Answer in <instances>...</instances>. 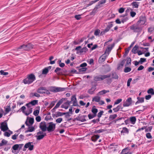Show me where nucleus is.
<instances>
[{"mask_svg": "<svg viewBox=\"0 0 154 154\" xmlns=\"http://www.w3.org/2000/svg\"><path fill=\"white\" fill-rule=\"evenodd\" d=\"M33 48V45L31 43H28L26 45H23L17 49L14 50V51H19V53H21V51H28Z\"/></svg>", "mask_w": 154, "mask_h": 154, "instance_id": "nucleus-1", "label": "nucleus"}, {"mask_svg": "<svg viewBox=\"0 0 154 154\" xmlns=\"http://www.w3.org/2000/svg\"><path fill=\"white\" fill-rule=\"evenodd\" d=\"M35 80V75L33 74L27 75V77L23 80V82L25 84H29Z\"/></svg>", "mask_w": 154, "mask_h": 154, "instance_id": "nucleus-2", "label": "nucleus"}, {"mask_svg": "<svg viewBox=\"0 0 154 154\" xmlns=\"http://www.w3.org/2000/svg\"><path fill=\"white\" fill-rule=\"evenodd\" d=\"M110 76L111 75L110 74L95 76L94 77V80L95 81H100L106 78H109Z\"/></svg>", "mask_w": 154, "mask_h": 154, "instance_id": "nucleus-3", "label": "nucleus"}, {"mask_svg": "<svg viewBox=\"0 0 154 154\" xmlns=\"http://www.w3.org/2000/svg\"><path fill=\"white\" fill-rule=\"evenodd\" d=\"M55 128L56 124L53 122H50L48 123L47 130L48 132H53L55 130Z\"/></svg>", "mask_w": 154, "mask_h": 154, "instance_id": "nucleus-4", "label": "nucleus"}, {"mask_svg": "<svg viewBox=\"0 0 154 154\" xmlns=\"http://www.w3.org/2000/svg\"><path fill=\"white\" fill-rule=\"evenodd\" d=\"M37 91L40 94H50L48 90H47L45 88L43 87L38 88Z\"/></svg>", "mask_w": 154, "mask_h": 154, "instance_id": "nucleus-5", "label": "nucleus"}, {"mask_svg": "<svg viewBox=\"0 0 154 154\" xmlns=\"http://www.w3.org/2000/svg\"><path fill=\"white\" fill-rule=\"evenodd\" d=\"M132 102L133 101L131 98L128 97L126 100L123 101V106L124 107H128L132 105Z\"/></svg>", "mask_w": 154, "mask_h": 154, "instance_id": "nucleus-6", "label": "nucleus"}, {"mask_svg": "<svg viewBox=\"0 0 154 154\" xmlns=\"http://www.w3.org/2000/svg\"><path fill=\"white\" fill-rule=\"evenodd\" d=\"M137 24H134L130 27V29L134 32H138L141 31L142 28Z\"/></svg>", "mask_w": 154, "mask_h": 154, "instance_id": "nucleus-7", "label": "nucleus"}, {"mask_svg": "<svg viewBox=\"0 0 154 154\" xmlns=\"http://www.w3.org/2000/svg\"><path fill=\"white\" fill-rule=\"evenodd\" d=\"M65 89L64 88L61 87H52L51 88L50 91L54 92H57L60 91H63Z\"/></svg>", "mask_w": 154, "mask_h": 154, "instance_id": "nucleus-8", "label": "nucleus"}, {"mask_svg": "<svg viewBox=\"0 0 154 154\" xmlns=\"http://www.w3.org/2000/svg\"><path fill=\"white\" fill-rule=\"evenodd\" d=\"M32 143L28 142L26 143L24 145V148L23 149V151H26V149L28 148L29 150L31 151L33 149L34 145L32 144Z\"/></svg>", "mask_w": 154, "mask_h": 154, "instance_id": "nucleus-9", "label": "nucleus"}, {"mask_svg": "<svg viewBox=\"0 0 154 154\" xmlns=\"http://www.w3.org/2000/svg\"><path fill=\"white\" fill-rule=\"evenodd\" d=\"M100 97L97 95L94 97L92 99V101L98 102L101 105H103L104 104V102L103 100H100Z\"/></svg>", "mask_w": 154, "mask_h": 154, "instance_id": "nucleus-10", "label": "nucleus"}, {"mask_svg": "<svg viewBox=\"0 0 154 154\" xmlns=\"http://www.w3.org/2000/svg\"><path fill=\"white\" fill-rule=\"evenodd\" d=\"M87 116L86 115H79L76 118V120L82 122H84L86 121L85 118Z\"/></svg>", "mask_w": 154, "mask_h": 154, "instance_id": "nucleus-11", "label": "nucleus"}, {"mask_svg": "<svg viewBox=\"0 0 154 154\" xmlns=\"http://www.w3.org/2000/svg\"><path fill=\"white\" fill-rule=\"evenodd\" d=\"M0 128L2 131H5L8 129L7 123H2L1 124Z\"/></svg>", "mask_w": 154, "mask_h": 154, "instance_id": "nucleus-12", "label": "nucleus"}, {"mask_svg": "<svg viewBox=\"0 0 154 154\" xmlns=\"http://www.w3.org/2000/svg\"><path fill=\"white\" fill-rule=\"evenodd\" d=\"M70 101L72 102L73 106H76L78 105L76 95H74L72 96Z\"/></svg>", "mask_w": 154, "mask_h": 154, "instance_id": "nucleus-13", "label": "nucleus"}, {"mask_svg": "<svg viewBox=\"0 0 154 154\" xmlns=\"http://www.w3.org/2000/svg\"><path fill=\"white\" fill-rule=\"evenodd\" d=\"M40 128L42 131H46L47 130V127L46 123L45 122H41L40 125Z\"/></svg>", "mask_w": 154, "mask_h": 154, "instance_id": "nucleus-14", "label": "nucleus"}, {"mask_svg": "<svg viewBox=\"0 0 154 154\" xmlns=\"http://www.w3.org/2000/svg\"><path fill=\"white\" fill-rule=\"evenodd\" d=\"M114 46V44H113L111 45H109L106 50L105 53L106 54H107V55L108 56L110 52L113 48Z\"/></svg>", "mask_w": 154, "mask_h": 154, "instance_id": "nucleus-15", "label": "nucleus"}, {"mask_svg": "<svg viewBox=\"0 0 154 154\" xmlns=\"http://www.w3.org/2000/svg\"><path fill=\"white\" fill-rule=\"evenodd\" d=\"M71 103V101L67 100L66 102L64 103L61 105V107L64 108L65 109H67Z\"/></svg>", "mask_w": 154, "mask_h": 154, "instance_id": "nucleus-16", "label": "nucleus"}, {"mask_svg": "<svg viewBox=\"0 0 154 154\" xmlns=\"http://www.w3.org/2000/svg\"><path fill=\"white\" fill-rule=\"evenodd\" d=\"M34 122V119L33 118H30L28 119V121L27 120L26 121L25 123L28 126H29L32 125L33 123Z\"/></svg>", "mask_w": 154, "mask_h": 154, "instance_id": "nucleus-17", "label": "nucleus"}, {"mask_svg": "<svg viewBox=\"0 0 154 154\" xmlns=\"http://www.w3.org/2000/svg\"><path fill=\"white\" fill-rule=\"evenodd\" d=\"M132 152H130V149L128 148L123 149L121 152V154H131Z\"/></svg>", "mask_w": 154, "mask_h": 154, "instance_id": "nucleus-18", "label": "nucleus"}, {"mask_svg": "<svg viewBox=\"0 0 154 154\" xmlns=\"http://www.w3.org/2000/svg\"><path fill=\"white\" fill-rule=\"evenodd\" d=\"M108 56V55L107 54L104 53L100 57L99 59V61L100 62H104Z\"/></svg>", "mask_w": 154, "mask_h": 154, "instance_id": "nucleus-19", "label": "nucleus"}, {"mask_svg": "<svg viewBox=\"0 0 154 154\" xmlns=\"http://www.w3.org/2000/svg\"><path fill=\"white\" fill-rule=\"evenodd\" d=\"M146 21V19L145 18H142L140 19L137 22V24L138 25L140 26L144 25Z\"/></svg>", "mask_w": 154, "mask_h": 154, "instance_id": "nucleus-20", "label": "nucleus"}, {"mask_svg": "<svg viewBox=\"0 0 154 154\" xmlns=\"http://www.w3.org/2000/svg\"><path fill=\"white\" fill-rule=\"evenodd\" d=\"M51 69V67L48 66L42 69V74L43 75H46L48 72Z\"/></svg>", "mask_w": 154, "mask_h": 154, "instance_id": "nucleus-21", "label": "nucleus"}, {"mask_svg": "<svg viewBox=\"0 0 154 154\" xmlns=\"http://www.w3.org/2000/svg\"><path fill=\"white\" fill-rule=\"evenodd\" d=\"M97 88L96 86L93 85L92 87L88 90V92L90 94H92L94 93V91Z\"/></svg>", "mask_w": 154, "mask_h": 154, "instance_id": "nucleus-22", "label": "nucleus"}, {"mask_svg": "<svg viewBox=\"0 0 154 154\" xmlns=\"http://www.w3.org/2000/svg\"><path fill=\"white\" fill-rule=\"evenodd\" d=\"M137 100L135 104L137 105L139 103H141L144 102V98L143 97H138L137 98Z\"/></svg>", "mask_w": 154, "mask_h": 154, "instance_id": "nucleus-23", "label": "nucleus"}, {"mask_svg": "<svg viewBox=\"0 0 154 154\" xmlns=\"http://www.w3.org/2000/svg\"><path fill=\"white\" fill-rule=\"evenodd\" d=\"M62 101L61 100H59L56 105L55 107L51 110L52 112H54L55 109L58 108L61 104L62 103Z\"/></svg>", "mask_w": 154, "mask_h": 154, "instance_id": "nucleus-24", "label": "nucleus"}, {"mask_svg": "<svg viewBox=\"0 0 154 154\" xmlns=\"http://www.w3.org/2000/svg\"><path fill=\"white\" fill-rule=\"evenodd\" d=\"M118 145L115 143L110 144L109 147L110 148L113 149L114 151L116 150V149L118 147Z\"/></svg>", "mask_w": 154, "mask_h": 154, "instance_id": "nucleus-25", "label": "nucleus"}, {"mask_svg": "<svg viewBox=\"0 0 154 154\" xmlns=\"http://www.w3.org/2000/svg\"><path fill=\"white\" fill-rule=\"evenodd\" d=\"M40 107L38 106L36 108V109H35L33 112V115L35 116H37L38 115L39 112Z\"/></svg>", "mask_w": 154, "mask_h": 154, "instance_id": "nucleus-26", "label": "nucleus"}, {"mask_svg": "<svg viewBox=\"0 0 154 154\" xmlns=\"http://www.w3.org/2000/svg\"><path fill=\"white\" fill-rule=\"evenodd\" d=\"M37 135V136H36L37 140H40L43 139L45 136H46V134L45 133H44V134Z\"/></svg>", "mask_w": 154, "mask_h": 154, "instance_id": "nucleus-27", "label": "nucleus"}, {"mask_svg": "<svg viewBox=\"0 0 154 154\" xmlns=\"http://www.w3.org/2000/svg\"><path fill=\"white\" fill-rule=\"evenodd\" d=\"M130 121L131 123L133 125L135 124L136 120V118L134 116L131 117L130 118Z\"/></svg>", "mask_w": 154, "mask_h": 154, "instance_id": "nucleus-28", "label": "nucleus"}, {"mask_svg": "<svg viewBox=\"0 0 154 154\" xmlns=\"http://www.w3.org/2000/svg\"><path fill=\"white\" fill-rule=\"evenodd\" d=\"M100 136L98 135H94L91 137V140L95 142L99 138Z\"/></svg>", "mask_w": 154, "mask_h": 154, "instance_id": "nucleus-29", "label": "nucleus"}, {"mask_svg": "<svg viewBox=\"0 0 154 154\" xmlns=\"http://www.w3.org/2000/svg\"><path fill=\"white\" fill-rule=\"evenodd\" d=\"M109 92V91L108 90L107 91V90H103L101 91H100L97 94V95H98V96L102 95L105 94H106V93Z\"/></svg>", "mask_w": 154, "mask_h": 154, "instance_id": "nucleus-30", "label": "nucleus"}, {"mask_svg": "<svg viewBox=\"0 0 154 154\" xmlns=\"http://www.w3.org/2000/svg\"><path fill=\"white\" fill-rule=\"evenodd\" d=\"M32 111V108H29L25 111V113H24L26 116H28L31 114Z\"/></svg>", "mask_w": 154, "mask_h": 154, "instance_id": "nucleus-31", "label": "nucleus"}, {"mask_svg": "<svg viewBox=\"0 0 154 154\" xmlns=\"http://www.w3.org/2000/svg\"><path fill=\"white\" fill-rule=\"evenodd\" d=\"M8 143V141L5 140V139H3L1 143H0V147L6 146Z\"/></svg>", "mask_w": 154, "mask_h": 154, "instance_id": "nucleus-32", "label": "nucleus"}, {"mask_svg": "<svg viewBox=\"0 0 154 154\" xmlns=\"http://www.w3.org/2000/svg\"><path fill=\"white\" fill-rule=\"evenodd\" d=\"M129 133V130L126 127H123L121 131V133L128 134Z\"/></svg>", "mask_w": 154, "mask_h": 154, "instance_id": "nucleus-33", "label": "nucleus"}, {"mask_svg": "<svg viewBox=\"0 0 154 154\" xmlns=\"http://www.w3.org/2000/svg\"><path fill=\"white\" fill-rule=\"evenodd\" d=\"M117 116L116 114H114L110 116L109 117V119L110 121H112L116 119Z\"/></svg>", "mask_w": 154, "mask_h": 154, "instance_id": "nucleus-34", "label": "nucleus"}, {"mask_svg": "<svg viewBox=\"0 0 154 154\" xmlns=\"http://www.w3.org/2000/svg\"><path fill=\"white\" fill-rule=\"evenodd\" d=\"M8 132L5 131L4 134V135L5 136L7 137H9L10 135L12 134V131H11L10 130H8Z\"/></svg>", "mask_w": 154, "mask_h": 154, "instance_id": "nucleus-35", "label": "nucleus"}, {"mask_svg": "<svg viewBox=\"0 0 154 154\" xmlns=\"http://www.w3.org/2000/svg\"><path fill=\"white\" fill-rule=\"evenodd\" d=\"M91 111L93 114L96 116L97 113L98 112V110L97 109L95 108V106L93 107Z\"/></svg>", "mask_w": 154, "mask_h": 154, "instance_id": "nucleus-36", "label": "nucleus"}, {"mask_svg": "<svg viewBox=\"0 0 154 154\" xmlns=\"http://www.w3.org/2000/svg\"><path fill=\"white\" fill-rule=\"evenodd\" d=\"M54 72H56L57 75H60L61 73V69L60 68L57 67L55 70Z\"/></svg>", "mask_w": 154, "mask_h": 154, "instance_id": "nucleus-37", "label": "nucleus"}, {"mask_svg": "<svg viewBox=\"0 0 154 154\" xmlns=\"http://www.w3.org/2000/svg\"><path fill=\"white\" fill-rule=\"evenodd\" d=\"M30 96L31 97H40V95L38 94L37 93H30Z\"/></svg>", "mask_w": 154, "mask_h": 154, "instance_id": "nucleus-38", "label": "nucleus"}, {"mask_svg": "<svg viewBox=\"0 0 154 154\" xmlns=\"http://www.w3.org/2000/svg\"><path fill=\"white\" fill-rule=\"evenodd\" d=\"M131 4L134 8H137L138 7V2H134L132 3Z\"/></svg>", "mask_w": 154, "mask_h": 154, "instance_id": "nucleus-39", "label": "nucleus"}, {"mask_svg": "<svg viewBox=\"0 0 154 154\" xmlns=\"http://www.w3.org/2000/svg\"><path fill=\"white\" fill-rule=\"evenodd\" d=\"M147 92L148 94H151L152 95H154V89L152 88H150L148 89Z\"/></svg>", "mask_w": 154, "mask_h": 154, "instance_id": "nucleus-40", "label": "nucleus"}, {"mask_svg": "<svg viewBox=\"0 0 154 154\" xmlns=\"http://www.w3.org/2000/svg\"><path fill=\"white\" fill-rule=\"evenodd\" d=\"M121 106L120 105H118L115 108L113 109L114 112H118L120 109Z\"/></svg>", "mask_w": 154, "mask_h": 154, "instance_id": "nucleus-41", "label": "nucleus"}, {"mask_svg": "<svg viewBox=\"0 0 154 154\" xmlns=\"http://www.w3.org/2000/svg\"><path fill=\"white\" fill-rule=\"evenodd\" d=\"M138 48L137 46L136 45L132 49V52L136 54L137 52Z\"/></svg>", "mask_w": 154, "mask_h": 154, "instance_id": "nucleus-42", "label": "nucleus"}, {"mask_svg": "<svg viewBox=\"0 0 154 154\" xmlns=\"http://www.w3.org/2000/svg\"><path fill=\"white\" fill-rule=\"evenodd\" d=\"M109 29H110L107 26L106 28L104 30L101 32L100 34L101 35H103L105 33L108 32L109 30Z\"/></svg>", "mask_w": 154, "mask_h": 154, "instance_id": "nucleus-43", "label": "nucleus"}, {"mask_svg": "<svg viewBox=\"0 0 154 154\" xmlns=\"http://www.w3.org/2000/svg\"><path fill=\"white\" fill-rule=\"evenodd\" d=\"M38 102V101L37 100H34L30 102L32 106H34Z\"/></svg>", "mask_w": 154, "mask_h": 154, "instance_id": "nucleus-44", "label": "nucleus"}, {"mask_svg": "<svg viewBox=\"0 0 154 154\" xmlns=\"http://www.w3.org/2000/svg\"><path fill=\"white\" fill-rule=\"evenodd\" d=\"M35 130V128L33 127H29L28 128V129L27 130L26 132H31Z\"/></svg>", "mask_w": 154, "mask_h": 154, "instance_id": "nucleus-45", "label": "nucleus"}, {"mask_svg": "<svg viewBox=\"0 0 154 154\" xmlns=\"http://www.w3.org/2000/svg\"><path fill=\"white\" fill-rule=\"evenodd\" d=\"M65 114V113H62L59 112H56V117L61 116Z\"/></svg>", "mask_w": 154, "mask_h": 154, "instance_id": "nucleus-46", "label": "nucleus"}, {"mask_svg": "<svg viewBox=\"0 0 154 154\" xmlns=\"http://www.w3.org/2000/svg\"><path fill=\"white\" fill-rule=\"evenodd\" d=\"M122 100L121 99H117L115 102V103L114 104V105H117V104H119V103H120L122 101Z\"/></svg>", "mask_w": 154, "mask_h": 154, "instance_id": "nucleus-47", "label": "nucleus"}, {"mask_svg": "<svg viewBox=\"0 0 154 154\" xmlns=\"http://www.w3.org/2000/svg\"><path fill=\"white\" fill-rule=\"evenodd\" d=\"M0 73L1 75H6L8 74V72H4V71L2 70H0Z\"/></svg>", "mask_w": 154, "mask_h": 154, "instance_id": "nucleus-48", "label": "nucleus"}, {"mask_svg": "<svg viewBox=\"0 0 154 154\" xmlns=\"http://www.w3.org/2000/svg\"><path fill=\"white\" fill-rule=\"evenodd\" d=\"M131 70V69L130 67H126L124 69V72H130Z\"/></svg>", "mask_w": 154, "mask_h": 154, "instance_id": "nucleus-49", "label": "nucleus"}, {"mask_svg": "<svg viewBox=\"0 0 154 154\" xmlns=\"http://www.w3.org/2000/svg\"><path fill=\"white\" fill-rule=\"evenodd\" d=\"M19 147V145L18 144H15L14 145L12 148L14 150H16Z\"/></svg>", "mask_w": 154, "mask_h": 154, "instance_id": "nucleus-50", "label": "nucleus"}, {"mask_svg": "<svg viewBox=\"0 0 154 154\" xmlns=\"http://www.w3.org/2000/svg\"><path fill=\"white\" fill-rule=\"evenodd\" d=\"M99 0H95L94 1H92L90 3L88 4L87 5V7H88L89 6H90L91 5L93 4L94 3L98 1H99Z\"/></svg>", "mask_w": 154, "mask_h": 154, "instance_id": "nucleus-51", "label": "nucleus"}, {"mask_svg": "<svg viewBox=\"0 0 154 154\" xmlns=\"http://www.w3.org/2000/svg\"><path fill=\"white\" fill-rule=\"evenodd\" d=\"M131 61V60L130 58H129L127 60L126 63L125 64V66H128L130 64Z\"/></svg>", "mask_w": 154, "mask_h": 154, "instance_id": "nucleus-52", "label": "nucleus"}, {"mask_svg": "<svg viewBox=\"0 0 154 154\" xmlns=\"http://www.w3.org/2000/svg\"><path fill=\"white\" fill-rule=\"evenodd\" d=\"M100 32V30L99 29L96 30L94 33V34L95 35L97 36L98 35Z\"/></svg>", "mask_w": 154, "mask_h": 154, "instance_id": "nucleus-53", "label": "nucleus"}, {"mask_svg": "<svg viewBox=\"0 0 154 154\" xmlns=\"http://www.w3.org/2000/svg\"><path fill=\"white\" fill-rule=\"evenodd\" d=\"M62 119L61 118H59L56 120V122L57 123H60L62 121Z\"/></svg>", "mask_w": 154, "mask_h": 154, "instance_id": "nucleus-54", "label": "nucleus"}, {"mask_svg": "<svg viewBox=\"0 0 154 154\" xmlns=\"http://www.w3.org/2000/svg\"><path fill=\"white\" fill-rule=\"evenodd\" d=\"M146 137L148 139H151L152 136L150 133H147L146 134Z\"/></svg>", "mask_w": 154, "mask_h": 154, "instance_id": "nucleus-55", "label": "nucleus"}, {"mask_svg": "<svg viewBox=\"0 0 154 154\" xmlns=\"http://www.w3.org/2000/svg\"><path fill=\"white\" fill-rule=\"evenodd\" d=\"M146 61V59L141 58H140L139 62L141 64H142L144 62Z\"/></svg>", "mask_w": 154, "mask_h": 154, "instance_id": "nucleus-56", "label": "nucleus"}, {"mask_svg": "<svg viewBox=\"0 0 154 154\" xmlns=\"http://www.w3.org/2000/svg\"><path fill=\"white\" fill-rule=\"evenodd\" d=\"M96 116H95L94 114L91 115L90 114H89L88 115V118L90 119H93Z\"/></svg>", "mask_w": 154, "mask_h": 154, "instance_id": "nucleus-57", "label": "nucleus"}, {"mask_svg": "<svg viewBox=\"0 0 154 154\" xmlns=\"http://www.w3.org/2000/svg\"><path fill=\"white\" fill-rule=\"evenodd\" d=\"M103 111H100L97 114V116L99 118H100L101 117L103 114Z\"/></svg>", "mask_w": 154, "mask_h": 154, "instance_id": "nucleus-58", "label": "nucleus"}, {"mask_svg": "<svg viewBox=\"0 0 154 154\" xmlns=\"http://www.w3.org/2000/svg\"><path fill=\"white\" fill-rule=\"evenodd\" d=\"M130 14L131 16L133 17H134L136 15V13L132 11L130 12Z\"/></svg>", "mask_w": 154, "mask_h": 154, "instance_id": "nucleus-59", "label": "nucleus"}, {"mask_svg": "<svg viewBox=\"0 0 154 154\" xmlns=\"http://www.w3.org/2000/svg\"><path fill=\"white\" fill-rule=\"evenodd\" d=\"M61 61H59V66L61 67H63L65 66V64L63 63H61Z\"/></svg>", "mask_w": 154, "mask_h": 154, "instance_id": "nucleus-60", "label": "nucleus"}, {"mask_svg": "<svg viewBox=\"0 0 154 154\" xmlns=\"http://www.w3.org/2000/svg\"><path fill=\"white\" fill-rule=\"evenodd\" d=\"M125 11V9L122 8H121L119 10V12L120 13H122Z\"/></svg>", "mask_w": 154, "mask_h": 154, "instance_id": "nucleus-61", "label": "nucleus"}, {"mask_svg": "<svg viewBox=\"0 0 154 154\" xmlns=\"http://www.w3.org/2000/svg\"><path fill=\"white\" fill-rule=\"evenodd\" d=\"M113 26V24L112 22H109L108 23L107 26L110 29Z\"/></svg>", "mask_w": 154, "mask_h": 154, "instance_id": "nucleus-62", "label": "nucleus"}, {"mask_svg": "<svg viewBox=\"0 0 154 154\" xmlns=\"http://www.w3.org/2000/svg\"><path fill=\"white\" fill-rule=\"evenodd\" d=\"M132 80L131 78H129L128 79L127 81V85L128 87L130 86V83Z\"/></svg>", "mask_w": 154, "mask_h": 154, "instance_id": "nucleus-63", "label": "nucleus"}, {"mask_svg": "<svg viewBox=\"0 0 154 154\" xmlns=\"http://www.w3.org/2000/svg\"><path fill=\"white\" fill-rule=\"evenodd\" d=\"M154 30V27H150L148 29V31L149 32H152Z\"/></svg>", "mask_w": 154, "mask_h": 154, "instance_id": "nucleus-64", "label": "nucleus"}]
</instances>
